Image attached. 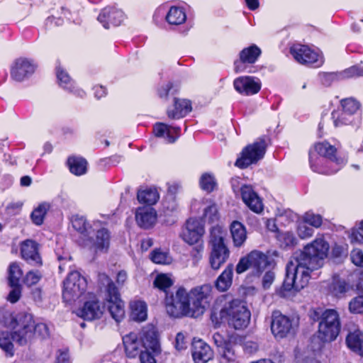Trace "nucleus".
<instances>
[{
	"mask_svg": "<svg viewBox=\"0 0 363 363\" xmlns=\"http://www.w3.org/2000/svg\"><path fill=\"white\" fill-rule=\"evenodd\" d=\"M359 76H363V68L357 66H352L341 72H339V77L340 79Z\"/></svg>",
	"mask_w": 363,
	"mask_h": 363,
	"instance_id": "obj_53",
	"label": "nucleus"
},
{
	"mask_svg": "<svg viewBox=\"0 0 363 363\" xmlns=\"http://www.w3.org/2000/svg\"><path fill=\"white\" fill-rule=\"evenodd\" d=\"M331 116L335 127L351 125L358 129L361 126L362 118L360 116H352L342 108L333 111Z\"/></svg>",
	"mask_w": 363,
	"mask_h": 363,
	"instance_id": "obj_23",
	"label": "nucleus"
},
{
	"mask_svg": "<svg viewBox=\"0 0 363 363\" xmlns=\"http://www.w3.org/2000/svg\"><path fill=\"white\" fill-rule=\"evenodd\" d=\"M188 342L186 336L182 333H178L175 338V348L177 350H182L187 347Z\"/></svg>",
	"mask_w": 363,
	"mask_h": 363,
	"instance_id": "obj_62",
	"label": "nucleus"
},
{
	"mask_svg": "<svg viewBox=\"0 0 363 363\" xmlns=\"http://www.w3.org/2000/svg\"><path fill=\"white\" fill-rule=\"evenodd\" d=\"M346 342L352 350L360 356L363 355V333L359 329L350 331L347 336Z\"/></svg>",
	"mask_w": 363,
	"mask_h": 363,
	"instance_id": "obj_34",
	"label": "nucleus"
},
{
	"mask_svg": "<svg viewBox=\"0 0 363 363\" xmlns=\"http://www.w3.org/2000/svg\"><path fill=\"white\" fill-rule=\"evenodd\" d=\"M0 325L12 330L11 338L19 345H26L34 340L31 314L23 313L15 318L10 311L0 308Z\"/></svg>",
	"mask_w": 363,
	"mask_h": 363,
	"instance_id": "obj_2",
	"label": "nucleus"
},
{
	"mask_svg": "<svg viewBox=\"0 0 363 363\" xmlns=\"http://www.w3.org/2000/svg\"><path fill=\"white\" fill-rule=\"evenodd\" d=\"M124 19V13L121 10L115 8H105L99 13L98 21L103 24V26L108 29L109 24L119 26Z\"/></svg>",
	"mask_w": 363,
	"mask_h": 363,
	"instance_id": "obj_22",
	"label": "nucleus"
},
{
	"mask_svg": "<svg viewBox=\"0 0 363 363\" xmlns=\"http://www.w3.org/2000/svg\"><path fill=\"white\" fill-rule=\"evenodd\" d=\"M341 108L354 116L359 109L360 104L352 98H348L341 101Z\"/></svg>",
	"mask_w": 363,
	"mask_h": 363,
	"instance_id": "obj_46",
	"label": "nucleus"
},
{
	"mask_svg": "<svg viewBox=\"0 0 363 363\" xmlns=\"http://www.w3.org/2000/svg\"><path fill=\"white\" fill-rule=\"evenodd\" d=\"M233 86L239 94L244 96H250L259 91L261 82L259 79L253 77H239L234 80Z\"/></svg>",
	"mask_w": 363,
	"mask_h": 363,
	"instance_id": "obj_17",
	"label": "nucleus"
},
{
	"mask_svg": "<svg viewBox=\"0 0 363 363\" xmlns=\"http://www.w3.org/2000/svg\"><path fill=\"white\" fill-rule=\"evenodd\" d=\"M125 352L129 358H135L144 351L140 337L135 333H130L123 337Z\"/></svg>",
	"mask_w": 363,
	"mask_h": 363,
	"instance_id": "obj_25",
	"label": "nucleus"
},
{
	"mask_svg": "<svg viewBox=\"0 0 363 363\" xmlns=\"http://www.w3.org/2000/svg\"><path fill=\"white\" fill-rule=\"evenodd\" d=\"M297 323L294 318H290L281 314L279 311H274L272 315L271 330L277 338H284L288 335L293 334Z\"/></svg>",
	"mask_w": 363,
	"mask_h": 363,
	"instance_id": "obj_11",
	"label": "nucleus"
},
{
	"mask_svg": "<svg viewBox=\"0 0 363 363\" xmlns=\"http://www.w3.org/2000/svg\"><path fill=\"white\" fill-rule=\"evenodd\" d=\"M159 198V193L156 189L149 188L138 192V201L147 204V206L156 203Z\"/></svg>",
	"mask_w": 363,
	"mask_h": 363,
	"instance_id": "obj_37",
	"label": "nucleus"
},
{
	"mask_svg": "<svg viewBox=\"0 0 363 363\" xmlns=\"http://www.w3.org/2000/svg\"><path fill=\"white\" fill-rule=\"evenodd\" d=\"M36 68V65L31 60L18 58L13 64L11 69V76L17 82H22L32 75Z\"/></svg>",
	"mask_w": 363,
	"mask_h": 363,
	"instance_id": "obj_16",
	"label": "nucleus"
},
{
	"mask_svg": "<svg viewBox=\"0 0 363 363\" xmlns=\"http://www.w3.org/2000/svg\"><path fill=\"white\" fill-rule=\"evenodd\" d=\"M41 278L40 274L38 271H30L27 273L24 282L28 286H32L37 284Z\"/></svg>",
	"mask_w": 363,
	"mask_h": 363,
	"instance_id": "obj_58",
	"label": "nucleus"
},
{
	"mask_svg": "<svg viewBox=\"0 0 363 363\" xmlns=\"http://www.w3.org/2000/svg\"><path fill=\"white\" fill-rule=\"evenodd\" d=\"M57 77L60 86L68 91H72V88L74 84V82L66 71L58 67L57 69Z\"/></svg>",
	"mask_w": 363,
	"mask_h": 363,
	"instance_id": "obj_45",
	"label": "nucleus"
},
{
	"mask_svg": "<svg viewBox=\"0 0 363 363\" xmlns=\"http://www.w3.org/2000/svg\"><path fill=\"white\" fill-rule=\"evenodd\" d=\"M249 258L251 262V268L257 274L262 272L273 262V260L267 255L259 250H253L250 252Z\"/></svg>",
	"mask_w": 363,
	"mask_h": 363,
	"instance_id": "obj_28",
	"label": "nucleus"
},
{
	"mask_svg": "<svg viewBox=\"0 0 363 363\" xmlns=\"http://www.w3.org/2000/svg\"><path fill=\"white\" fill-rule=\"evenodd\" d=\"M230 231L234 246L242 247L247 238L245 226L241 222L234 220L230 225Z\"/></svg>",
	"mask_w": 363,
	"mask_h": 363,
	"instance_id": "obj_30",
	"label": "nucleus"
},
{
	"mask_svg": "<svg viewBox=\"0 0 363 363\" xmlns=\"http://www.w3.org/2000/svg\"><path fill=\"white\" fill-rule=\"evenodd\" d=\"M140 340L143 348L145 349V351H152L155 354L160 352L157 334L153 327L144 328L141 331Z\"/></svg>",
	"mask_w": 363,
	"mask_h": 363,
	"instance_id": "obj_21",
	"label": "nucleus"
},
{
	"mask_svg": "<svg viewBox=\"0 0 363 363\" xmlns=\"http://www.w3.org/2000/svg\"><path fill=\"white\" fill-rule=\"evenodd\" d=\"M22 276V271L17 263H12L9 267V281L10 285L19 284Z\"/></svg>",
	"mask_w": 363,
	"mask_h": 363,
	"instance_id": "obj_48",
	"label": "nucleus"
},
{
	"mask_svg": "<svg viewBox=\"0 0 363 363\" xmlns=\"http://www.w3.org/2000/svg\"><path fill=\"white\" fill-rule=\"evenodd\" d=\"M314 150L320 156L328 158L330 164H335L336 166L331 169H326L319 167V164L323 163V159L319 158L318 164H315L313 160V152H310L309 158L311 167L315 172L325 174H333L337 172L345 163L343 159H337L335 155L336 151L335 147L327 142L317 143L314 147Z\"/></svg>",
	"mask_w": 363,
	"mask_h": 363,
	"instance_id": "obj_8",
	"label": "nucleus"
},
{
	"mask_svg": "<svg viewBox=\"0 0 363 363\" xmlns=\"http://www.w3.org/2000/svg\"><path fill=\"white\" fill-rule=\"evenodd\" d=\"M240 192L243 202L251 211L256 213L262 212L264 208L262 201L251 186H242Z\"/></svg>",
	"mask_w": 363,
	"mask_h": 363,
	"instance_id": "obj_20",
	"label": "nucleus"
},
{
	"mask_svg": "<svg viewBox=\"0 0 363 363\" xmlns=\"http://www.w3.org/2000/svg\"><path fill=\"white\" fill-rule=\"evenodd\" d=\"M130 316L133 320L138 322L144 321L147 318V306L144 301H133L130 303Z\"/></svg>",
	"mask_w": 363,
	"mask_h": 363,
	"instance_id": "obj_35",
	"label": "nucleus"
},
{
	"mask_svg": "<svg viewBox=\"0 0 363 363\" xmlns=\"http://www.w3.org/2000/svg\"><path fill=\"white\" fill-rule=\"evenodd\" d=\"M233 276V266L229 264L217 278L215 282L216 289L220 292L228 291L232 285Z\"/></svg>",
	"mask_w": 363,
	"mask_h": 363,
	"instance_id": "obj_32",
	"label": "nucleus"
},
{
	"mask_svg": "<svg viewBox=\"0 0 363 363\" xmlns=\"http://www.w3.org/2000/svg\"><path fill=\"white\" fill-rule=\"evenodd\" d=\"M192 357L195 363H206L213 357L210 346L201 340L192 343Z\"/></svg>",
	"mask_w": 363,
	"mask_h": 363,
	"instance_id": "obj_26",
	"label": "nucleus"
},
{
	"mask_svg": "<svg viewBox=\"0 0 363 363\" xmlns=\"http://www.w3.org/2000/svg\"><path fill=\"white\" fill-rule=\"evenodd\" d=\"M199 185L202 190L210 193L216 189L217 182L213 174L204 173L199 179Z\"/></svg>",
	"mask_w": 363,
	"mask_h": 363,
	"instance_id": "obj_40",
	"label": "nucleus"
},
{
	"mask_svg": "<svg viewBox=\"0 0 363 363\" xmlns=\"http://www.w3.org/2000/svg\"><path fill=\"white\" fill-rule=\"evenodd\" d=\"M55 363H71L69 351L67 349L58 350L55 354Z\"/></svg>",
	"mask_w": 363,
	"mask_h": 363,
	"instance_id": "obj_57",
	"label": "nucleus"
},
{
	"mask_svg": "<svg viewBox=\"0 0 363 363\" xmlns=\"http://www.w3.org/2000/svg\"><path fill=\"white\" fill-rule=\"evenodd\" d=\"M180 128L172 127L165 123H158L154 127V133L157 137L165 138L169 143L175 142L179 137Z\"/></svg>",
	"mask_w": 363,
	"mask_h": 363,
	"instance_id": "obj_29",
	"label": "nucleus"
},
{
	"mask_svg": "<svg viewBox=\"0 0 363 363\" xmlns=\"http://www.w3.org/2000/svg\"><path fill=\"white\" fill-rule=\"evenodd\" d=\"M22 257L31 264L41 263L38 253V245L33 240H27L22 242L21 247Z\"/></svg>",
	"mask_w": 363,
	"mask_h": 363,
	"instance_id": "obj_27",
	"label": "nucleus"
},
{
	"mask_svg": "<svg viewBox=\"0 0 363 363\" xmlns=\"http://www.w3.org/2000/svg\"><path fill=\"white\" fill-rule=\"evenodd\" d=\"M204 233L205 229L201 222L195 218H189L182 228L180 237L189 245H194L201 240Z\"/></svg>",
	"mask_w": 363,
	"mask_h": 363,
	"instance_id": "obj_15",
	"label": "nucleus"
},
{
	"mask_svg": "<svg viewBox=\"0 0 363 363\" xmlns=\"http://www.w3.org/2000/svg\"><path fill=\"white\" fill-rule=\"evenodd\" d=\"M328 250V242L318 238L305 246L303 250L296 252L286 264L283 290L298 291L307 286L310 273L323 266Z\"/></svg>",
	"mask_w": 363,
	"mask_h": 363,
	"instance_id": "obj_1",
	"label": "nucleus"
},
{
	"mask_svg": "<svg viewBox=\"0 0 363 363\" xmlns=\"http://www.w3.org/2000/svg\"><path fill=\"white\" fill-rule=\"evenodd\" d=\"M11 334L8 332L0 331V347L7 353L13 354V345L12 343Z\"/></svg>",
	"mask_w": 363,
	"mask_h": 363,
	"instance_id": "obj_47",
	"label": "nucleus"
},
{
	"mask_svg": "<svg viewBox=\"0 0 363 363\" xmlns=\"http://www.w3.org/2000/svg\"><path fill=\"white\" fill-rule=\"evenodd\" d=\"M319 320L318 338L322 342L334 341L340 334L341 323L340 315L335 309H326L324 311L314 312Z\"/></svg>",
	"mask_w": 363,
	"mask_h": 363,
	"instance_id": "obj_4",
	"label": "nucleus"
},
{
	"mask_svg": "<svg viewBox=\"0 0 363 363\" xmlns=\"http://www.w3.org/2000/svg\"><path fill=\"white\" fill-rule=\"evenodd\" d=\"M350 240L352 242L363 244V227L359 229H352Z\"/></svg>",
	"mask_w": 363,
	"mask_h": 363,
	"instance_id": "obj_64",
	"label": "nucleus"
},
{
	"mask_svg": "<svg viewBox=\"0 0 363 363\" xmlns=\"http://www.w3.org/2000/svg\"><path fill=\"white\" fill-rule=\"evenodd\" d=\"M32 325L33 326V333L35 338L45 339L49 336V330L45 323H35L32 318Z\"/></svg>",
	"mask_w": 363,
	"mask_h": 363,
	"instance_id": "obj_49",
	"label": "nucleus"
},
{
	"mask_svg": "<svg viewBox=\"0 0 363 363\" xmlns=\"http://www.w3.org/2000/svg\"><path fill=\"white\" fill-rule=\"evenodd\" d=\"M150 259L153 262L159 264H169L172 261V258L168 252L160 249L154 250L150 254Z\"/></svg>",
	"mask_w": 363,
	"mask_h": 363,
	"instance_id": "obj_44",
	"label": "nucleus"
},
{
	"mask_svg": "<svg viewBox=\"0 0 363 363\" xmlns=\"http://www.w3.org/2000/svg\"><path fill=\"white\" fill-rule=\"evenodd\" d=\"M313 229L308 227L303 221L300 223L297 228V233L298 236L302 239H306L311 237L313 234Z\"/></svg>",
	"mask_w": 363,
	"mask_h": 363,
	"instance_id": "obj_54",
	"label": "nucleus"
},
{
	"mask_svg": "<svg viewBox=\"0 0 363 363\" xmlns=\"http://www.w3.org/2000/svg\"><path fill=\"white\" fill-rule=\"evenodd\" d=\"M266 143L264 139H259L252 145L247 146L242 152L240 157L236 162L235 165L240 168H246L253 163L261 160L265 153Z\"/></svg>",
	"mask_w": 363,
	"mask_h": 363,
	"instance_id": "obj_10",
	"label": "nucleus"
},
{
	"mask_svg": "<svg viewBox=\"0 0 363 363\" xmlns=\"http://www.w3.org/2000/svg\"><path fill=\"white\" fill-rule=\"evenodd\" d=\"M86 279L77 271L69 273L63 281L62 298L67 303L79 298L86 289Z\"/></svg>",
	"mask_w": 363,
	"mask_h": 363,
	"instance_id": "obj_9",
	"label": "nucleus"
},
{
	"mask_svg": "<svg viewBox=\"0 0 363 363\" xmlns=\"http://www.w3.org/2000/svg\"><path fill=\"white\" fill-rule=\"evenodd\" d=\"M349 311L354 314L363 313V295L357 296L349 302Z\"/></svg>",
	"mask_w": 363,
	"mask_h": 363,
	"instance_id": "obj_51",
	"label": "nucleus"
},
{
	"mask_svg": "<svg viewBox=\"0 0 363 363\" xmlns=\"http://www.w3.org/2000/svg\"><path fill=\"white\" fill-rule=\"evenodd\" d=\"M290 53L301 65H315V67H320L323 63L322 55L307 45H294L290 48Z\"/></svg>",
	"mask_w": 363,
	"mask_h": 363,
	"instance_id": "obj_12",
	"label": "nucleus"
},
{
	"mask_svg": "<svg viewBox=\"0 0 363 363\" xmlns=\"http://www.w3.org/2000/svg\"><path fill=\"white\" fill-rule=\"evenodd\" d=\"M186 16L182 9L177 6L170 8L166 16L167 22L172 25H179L186 21Z\"/></svg>",
	"mask_w": 363,
	"mask_h": 363,
	"instance_id": "obj_39",
	"label": "nucleus"
},
{
	"mask_svg": "<svg viewBox=\"0 0 363 363\" xmlns=\"http://www.w3.org/2000/svg\"><path fill=\"white\" fill-rule=\"evenodd\" d=\"M350 258L356 266L363 267V251L360 249H354L350 253Z\"/></svg>",
	"mask_w": 363,
	"mask_h": 363,
	"instance_id": "obj_56",
	"label": "nucleus"
},
{
	"mask_svg": "<svg viewBox=\"0 0 363 363\" xmlns=\"http://www.w3.org/2000/svg\"><path fill=\"white\" fill-rule=\"evenodd\" d=\"M72 225L73 228L77 230L81 237V244L85 240L89 234L94 233L93 227L86 222V220L82 216H74L72 219Z\"/></svg>",
	"mask_w": 363,
	"mask_h": 363,
	"instance_id": "obj_33",
	"label": "nucleus"
},
{
	"mask_svg": "<svg viewBox=\"0 0 363 363\" xmlns=\"http://www.w3.org/2000/svg\"><path fill=\"white\" fill-rule=\"evenodd\" d=\"M99 284L105 287L106 300L112 318L117 322H121L125 316L124 303L120 298V294L113 281L104 273L98 276Z\"/></svg>",
	"mask_w": 363,
	"mask_h": 363,
	"instance_id": "obj_7",
	"label": "nucleus"
},
{
	"mask_svg": "<svg viewBox=\"0 0 363 363\" xmlns=\"http://www.w3.org/2000/svg\"><path fill=\"white\" fill-rule=\"evenodd\" d=\"M275 279V273L272 270H268L262 277V284L264 289H268Z\"/></svg>",
	"mask_w": 363,
	"mask_h": 363,
	"instance_id": "obj_59",
	"label": "nucleus"
},
{
	"mask_svg": "<svg viewBox=\"0 0 363 363\" xmlns=\"http://www.w3.org/2000/svg\"><path fill=\"white\" fill-rule=\"evenodd\" d=\"M218 315L214 313L211 315L213 322L216 325L227 323L235 330L245 328L250 323V313L246 306L239 300H233L220 311Z\"/></svg>",
	"mask_w": 363,
	"mask_h": 363,
	"instance_id": "obj_3",
	"label": "nucleus"
},
{
	"mask_svg": "<svg viewBox=\"0 0 363 363\" xmlns=\"http://www.w3.org/2000/svg\"><path fill=\"white\" fill-rule=\"evenodd\" d=\"M303 221L314 228H319L322 224L323 218L321 216L308 211L304 214Z\"/></svg>",
	"mask_w": 363,
	"mask_h": 363,
	"instance_id": "obj_50",
	"label": "nucleus"
},
{
	"mask_svg": "<svg viewBox=\"0 0 363 363\" xmlns=\"http://www.w3.org/2000/svg\"><path fill=\"white\" fill-rule=\"evenodd\" d=\"M174 109H167V116L169 118L175 119L185 116L191 111V105L189 100L174 99Z\"/></svg>",
	"mask_w": 363,
	"mask_h": 363,
	"instance_id": "obj_31",
	"label": "nucleus"
},
{
	"mask_svg": "<svg viewBox=\"0 0 363 363\" xmlns=\"http://www.w3.org/2000/svg\"><path fill=\"white\" fill-rule=\"evenodd\" d=\"M329 290L332 295L341 297L349 290V286L343 280H333L329 286Z\"/></svg>",
	"mask_w": 363,
	"mask_h": 363,
	"instance_id": "obj_42",
	"label": "nucleus"
},
{
	"mask_svg": "<svg viewBox=\"0 0 363 363\" xmlns=\"http://www.w3.org/2000/svg\"><path fill=\"white\" fill-rule=\"evenodd\" d=\"M203 218L209 223H214L218 220L219 215L216 204H211L204 208Z\"/></svg>",
	"mask_w": 363,
	"mask_h": 363,
	"instance_id": "obj_52",
	"label": "nucleus"
},
{
	"mask_svg": "<svg viewBox=\"0 0 363 363\" xmlns=\"http://www.w3.org/2000/svg\"><path fill=\"white\" fill-rule=\"evenodd\" d=\"M99 226V222L94 223V233L86 237L82 245L89 247L96 252L107 250L110 244V233L105 228H97Z\"/></svg>",
	"mask_w": 363,
	"mask_h": 363,
	"instance_id": "obj_13",
	"label": "nucleus"
},
{
	"mask_svg": "<svg viewBox=\"0 0 363 363\" xmlns=\"http://www.w3.org/2000/svg\"><path fill=\"white\" fill-rule=\"evenodd\" d=\"M174 284L173 279L171 278L169 274H158L154 281V286L159 289L167 293V289L170 288Z\"/></svg>",
	"mask_w": 363,
	"mask_h": 363,
	"instance_id": "obj_41",
	"label": "nucleus"
},
{
	"mask_svg": "<svg viewBox=\"0 0 363 363\" xmlns=\"http://www.w3.org/2000/svg\"><path fill=\"white\" fill-rule=\"evenodd\" d=\"M12 288L11 291H10L9 296H8V300L11 303H16L17 302L20 297H21V288L19 284L16 285H10Z\"/></svg>",
	"mask_w": 363,
	"mask_h": 363,
	"instance_id": "obj_60",
	"label": "nucleus"
},
{
	"mask_svg": "<svg viewBox=\"0 0 363 363\" xmlns=\"http://www.w3.org/2000/svg\"><path fill=\"white\" fill-rule=\"evenodd\" d=\"M164 208L168 212H174L177 209V203L173 195H169L163 202Z\"/></svg>",
	"mask_w": 363,
	"mask_h": 363,
	"instance_id": "obj_61",
	"label": "nucleus"
},
{
	"mask_svg": "<svg viewBox=\"0 0 363 363\" xmlns=\"http://www.w3.org/2000/svg\"><path fill=\"white\" fill-rule=\"evenodd\" d=\"M218 352L221 356V363L233 362L236 359L235 351L233 349V345L230 342L221 347Z\"/></svg>",
	"mask_w": 363,
	"mask_h": 363,
	"instance_id": "obj_43",
	"label": "nucleus"
},
{
	"mask_svg": "<svg viewBox=\"0 0 363 363\" xmlns=\"http://www.w3.org/2000/svg\"><path fill=\"white\" fill-rule=\"evenodd\" d=\"M67 164L70 172L77 176L82 175L86 172L87 162L82 157H70L67 160Z\"/></svg>",
	"mask_w": 363,
	"mask_h": 363,
	"instance_id": "obj_36",
	"label": "nucleus"
},
{
	"mask_svg": "<svg viewBox=\"0 0 363 363\" xmlns=\"http://www.w3.org/2000/svg\"><path fill=\"white\" fill-rule=\"evenodd\" d=\"M89 299L86 301L82 308L79 310L78 315L86 320H93L101 317L104 306H101L93 294H89Z\"/></svg>",
	"mask_w": 363,
	"mask_h": 363,
	"instance_id": "obj_18",
	"label": "nucleus"
},
{
	"mask_svg": "<svg viewBox=\"0 0 363 363\" xmlns=\"http://www.w3.org/2000/svg\"><path fill=\"white\" fill-rule=\"evenodd\" d=\"M251 268V262L249 258V254L242 257L236 265L235 271L238 274H242Z\"/></svg>",
	"mask_w": 363,
	"mask_h": 363,
	"instance_id": "obj_55",
	"label": "nucleus"
},
{
	"mask_svg": "<svg viewBox=\"0 0 363 363\" xmlns=\"http://www.w3.org/2000/svg\"><path fill=\"white\" fill-rule=\"evenodd\" d=\"M165 308L167 313L172 317H194V314L190 302V295L184 288L179 287L174 294H166Z\"/></svg>",
	"mask_w": 363,
	"mask_h": 363,
	"instance_id": "obj_6",
	"label": "nucleus"
},
{
	"mask_svg": "<svg viewBox=\"0 0 363 363\" xmlns=\"http://www.w3.org/2000/svg\"><path fill=\"white\" fill-rule=\"evenodd\" d=\"M261 50L256 45H252L242 49L239 53V60L234 62V70L239 73L246 69L245 64H254L261 55Z\"/></svg>",
	"mask_w": 363,
	"mask_h": 363,
	"instance_id": "obj_19",
	"label": "nucleus"
},
{
	"mask_svg": "<svg viewBox=\"0 0 363 363\" xmlns=\"http://www.w3.org/2000/svg\"><path fill=\"white\" fill-rule=\"evenodd\" d=\"M50 204L47 202L40 203L36 208L33 209L30 214L32 222L36 225H40L44 221L45 215L50 209Z\"/></svg>",
	"mask_w": 363,
	"mask_h": 363,
	"instance_id": "obj_38",
	"label": "nucleus"
},
{
	"mask_svg": "<svg viewBox=\"0 0 363 363\" xmlns=\"http://www.w3.org/2000/svg\"><path fill=\"white\" fill-rule=\"evenodd\" d=\"M157 213L151 206H142L137 208L135 220L138 225L143 228H149L156 222Z\"/></svg>",
	"mask_w": 363,
	"mask_h": 363,
	"instance_id": "obj_24",
	"label": "nucleus"
},
{
	"mask_svg": "<svg viewBox=\"0 0 363 363\" xmlns=\"http://www.w3.org/2000/svg\"><path fill=\"white\" fill-rule=\"evenodd\" d=\"M225 232L219 225H215L210 230L209 245L211 255L209 262L213 269H218L228 259L230 251L225 244Z\"/></svg>",
	"mask_w": 363,
	"mask_h": 363,
	"instance_id": "obj_5",
	"label": "nucleus"
},
{
	"mask_svg": "<svg viewBox=\"0 0 363 363\" xmlns=\"http://www.w3.org/2000/svg\"><path fill=\"white\" fill-rule=\"evenodd\" d=\"M212 286L210 284H203L192 289L189 292L194 318H197L204 313L205 303L210 296Z\"/></svg>",
	"mask_w": 363,
	"mask_h": 363,
	"instance_id": "obj_14",
	"label": "nucleus"
},
{
	"mask_svg": "<svg viewBox=\"0 0 363 363\" xmlns=\"http://www.w3.org/2000/svg\"><path fill=\"white\" fill-rule=\"evenodd\" d=\"M203 251V245H198L194 247L190 252V255L194 259V264H196L201 258Z\"/></svg>",
	"mask_w": 363,
	"mask_h": 363,
	"instance_id": "obj_63",
	"label": "nucleus"
}]
</instances>
